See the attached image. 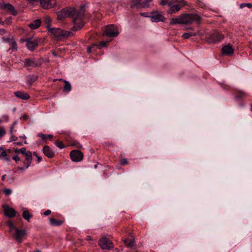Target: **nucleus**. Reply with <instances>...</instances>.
<instances>
[{
  "instance_id": "obj_1",
  "label": "nucleus",
  "mask_w": 252,
  "mask_h": 252,
  "mask_svg": "<svg viewBox=\"0 0 252 252\" xmlns=\"http://www.w3.org/2000/svg\"><path fill=\"white\" fill-rule=\"evenodd\" d=\"M85 11V6L82 5L81 6L80 10L78 12L77 11L76 17L73 19L74 26L71 28L72 31H78L84 26V22L83 21V18L84 16Z\"/></svg>"
},
{
  "instance_id": "obj_2",
  "label": "nucleus",
  "mask_w": 252,
  "mask_h": 252,
  "mask_svg": "<svg viewBox=\"0 0 252 252\" xmlns=\"http://www.w3.org/2000/svg\"><path fill=\"white\" fill-rule=\"evenodd\" d=\"M48 32L58 39L62 37H69L74 35L71 32L63 31L60 28H49Z\"/></svg>"
},
{
  "instance_id": "obj_3",
  "label": "nucleus",
  "mask_w": 252,
  "mask_h": 252,
  "mask_svg": "<svg viewBox=\"0 0 252 252\" xmlns=\"http://www.w3.org/2000/svg\"><path fill=\"white\" fill-rule=\"evenodd\" d=\"M43 63L42 58L35 59L34 58H26L24 61V66L30 69V67L34 68L40 66Z\"/></svg>"
},
{
  "instance_id": "obj_4",
  "label": "nucleus",
  "mask_w": 252,
  "mask_h": 252,
  "mask_svg": "<svg viewBox=\"0 0 252 252\" xmlns=\"http://www.w3.org/2000/svg\"><path fill=\"white\" fill-rule=\"evenodd\" d=\"M186 5H187V2L185 0L173 1L169 9L167 12L169 14H174Z\"/></svg>"
},
{
  "instance_id": "obj_5",
  "label": "nucleus",
  "mask_w": 252,
  "mask_h": 252,
  "mask_svg": "<svg viewBox=\"0 0 252 252\" xmlns=\"http://www.w3.org/2000/svg\"><path fill=\"white\" fill-rule=\"evenodd\" d=\"M77 11L74 8L67 7L63 8L58 14V17L59 19H64L66 17H73L76 16Z\"/></svg>"
},
{
  "instance_id": "obj_6",
  "label": "nucleus",
  "mask_w": 252,
  "mask_h": 252,
  "mask_svg": "<svg viewBox=\"0 0 252 252\" xmlns=\"http://www.w3.org/2000/svg\"><path fill=\"white\" fill-rule=\"evenodd\" d=\"M224 38V35L218 31H214L206 37V41L209 44L216 43L221 41Z\"/></svg>"
},
{
  "instance_id": "obj_7",
  "label": "nucleus",
  "mask_w": 252,
  "mask_h": 252,
  "mask_svg": "<svg viewBox=\"0 0 252 252\" xmlns=\"http://www.w3.org/2000/svg\"><path fill=\"white\" fill-rule=\"evenodd\" d=\"M182 16L184 25L191 24L194 22L198 23L201 20V17L195 14L185 13L182 14Z\"/></svg>"
},
{
  "instance_id": "obj_8",
  "label": "nucleus",
  "mask_w": 252,
  "mask_h": 252,
  "mask_svg": "<svg viewBox=\"0 0 252 252\" xmlns=\"http://www.w3.org/2000/svg\"><path fill=\"white\" fill-rule=\"evenodd\" d=\"M12 233L13 238L19 243H21L27 235L26 230L19 229L18 228Z\"/></svg>"
},
{
  "instance_id": "obj_9",
  "label": "nucleus",
  "mask_w": 252,
  "mask_h": 252,
  "mask_svg": "<svg viewBox=\"0 0 252 252\" xmlns=\"http://www.w3.org/2000/svg\"><path fill=\"white\" fill-rule=\"evenodd\" d=\"M104 34L111 37L117 36L119 34L117 27L114 25L106 26L104 32Z\"/></svg>"
},
{
  "instance_id": "obj_10",
  "label": "nucleus",
  "mask_w": 252,
  "mask_h": 252,
  "mask_svg": "<svg viewBox=\"0 0 252 252\" xmlns=\"http://www.w3.org/2000/svg\"><path fill=\"white\" fill-rule=\"evenodd\" d=\"M98 245L103 250H109L113 248V244L112 241L105 237L99 240Z\"/></svg>"
},
{
  "instance_id": "obj_11",
  "label": "nucleus",
  "mask_w": 252,
  "mask_h": 252,
  "mask_svg": "<svg viewBox=\"0 0 252 252\" xmlns=\"http://www.w3.org/2000/svg\"><path fill=\"white\" fill-rule=\"evenodd\" d=\"M26 42V46L29 50L33 51L38 46V41L33 38H27L24 40Z\"/></svg>"
},
{
  "instance_id": "obj_12",
  "label": "nucleus",
  "mask_w": 252,
  "mask_h": 252,
  "mask_svg": "<svg viewBox=\"0 0 252 252\" xmlns=\"http://www.w3.org/2000/svg\"><path fill=\"white\" fill-rule=\"evenodd\" d=\"M70 157L72 161L79 162L83 159V154L79 150H74L70 152Z\"/></svg>"
},
{
  "instance_id": "obj_13",
  "label": "nucleus",
  "mask_w": 252,
  "mask_h": 252,
  "mask_svg": "<svg viewBox=\"0 0 252 252\" xmlns=\"http://www.w3.org/2000/svg\"><path fill=\"white\" fill-rule=\"evenodd\" d=\"M2 207L5 216L9 218H13L15 216L16 212L14 209L10 207L7 204L2 205Z\"/></svg>"
},
{
  "instance_id": "obj_14",
  "label": "nucleus",
  "mask_w": 252,
  "mask_h": 252,
  "mask_svg": "<svg viewBox=\"0 0 252 252\" xmlns=\"http://www.w3.org/2000/svg\"><path fill=\"white\" fill-rule=\"evenodd\" d=\"M151 20L154 22H158L159 21L164 22L165 18L158 11H154L151 13V15L150 16Z\"/></svg>"
},
{
  "instance_id": "obj_15",
  "label": "nucleus",
  "mask_w": 252,
  "mask_h": 252,
  "mask_svg": "<svg viewBox=\"0 0 252 252\" xmlns=\"http://www.w3.org/2000/svg\"><path fill=\"white\" fill-rule=\"evenodd\" d=\"M41 6L44 9L52 8L56 4V0H39Z\"/></svg>"
},
{
  "instance_id": "obj_16",
  "label": "nucleus",
  "mask_w": 252,
  "mask_h": 252,
  "mask_svg": "<svg viewBox=\"0 0 252 252\" xmlns=\"http://www.w3.org/2000/svg\"><path fill=\"white\" fill-rule=\"evenodd\" d=\"M25 157V160L23 161V164L26 165V168H28L32 162V157L31 152L27 151V152L25 153L24 155Z\"/></svg>"
},
{
  "instance_id": "obj_17",
  "label": "nucleus",
  "mask_w": 252,
  "mask_h": 252,
  "mask_svg": "<svg viewBox=\"0 0 252 252\" xmlns=\"http://www.w3.org/2000/svg\"><path fill=\"white\" fill-rule=\"evenodd\" d=\"M42 151L44 154L48 158H53L55 156V153L53 150L47 145H45L43 147Z\"/></svg>"
},
{
  "instance_id": "obj_18",
  "label": "nucleus",
  "mask_w": 252,
  "mask_h": 252,
  "mask_svg": "<svg viewBox=\"0 0 252 252\" xmlns=\"http://www.w3.org/2000/svg\"><path fill=\"white\" fill-rule=\"evenodd\" d=\"M1 7L9 11L12 15L15 16L17 14V12L15 10L14 7L10 3H3Z\"/></svg>"
},
{
  "instance_id": "obj_19",
  "label": "nucleus",
  "mask_w": 252,
  "mask_h": 252,
  "mask_svg": "<svg viewBox=\"0 0 252 252\" xmlns=\"http://www.w3.org/2000/svg\"><path fill=\"white\" fill-rule=\"evenodd\" d=\"M221 51L224 55H231L234 53V49L230 44H228L222 48Z\"/></svg>"
},
{
  "instance_id": "obj_20",
  "label": "nucleus",
  "mask_w": 252,
  "mask_h": 252,
  "mask_svg": "<svg viewBox=\"0 0 252 252\" xmlns=\"http://www.w3.org/2000/svg\"><path fill=\"white\" fill-rule=\"evenodd\" d=\"M176 24L184 25L182 14H181L180 15L175 18H173L171 19L170 21L169 22V25H173Z\"/></svg>"
},
{
  "instance_id": "obj_21",
  "label": "nucleus",
  "mask_w": 252,
  "mask_h": 252,
  "mask_svg": "<svg viewBox=\"0 0 252 252\" xmlns=\"http://www.w3.org/2000/svg\"><path fill=\"white\" fill-rule=\"evenodd\" d=\"M14 94L17 97L22 100H28L30 98V96L27 93L21 91L15 92Z\"/></svg>"
},
{
  "instance_id": "obj_22",
  "label": "nucleus",
  "mask_w": 252,
  "mask_h": 252,
  "mask_svg": "<svg viewBox=\"0 0 252 252\" xmlns=\"http://www.w3.org/2000/svg\"><path fill=\"white\" fill-rule=\"evenodd\" d=\"M37 75H29L26 77V82L29 87H31L32 84L38 79Z\"/></svg>"
},
{
  "instance_id": "obj_23",
  "label": "nucleus",
  "mask_w": 252,
  "mask_h": 252,
  "mask_svg": "<svg viewBox=\"0 0 252 252\" xmlns=\"http://www.w3.org/2000/svg\"><path fill=\"white\" fill-rule=\"evenodd\" d=\"M143 0H131L130 7L131 8H142L143 6Z\"/></svg>"
},
{
  "instance_id": "obj_24",
  "label": "nucleus",
  "mask_w": 252,
  "mask_h": 252,
  "mask_svg": "<svg viewBox=\"0 0 252 252\" xmlns=\"http://www.w3.org/2000/svg\"><path fill=\"white\" fill-rule=\"evenodd\" d=\"M41 23V22L40 19H36L28 24V25L31 29L35 30L40 27Z\"/></svg>"
},
{
  "instance_id": "obj_25",
  "label": "nucleus",
  "mask_w": 252,
  "mask_h": 252,
  "mask_svg": "<svg viewBox=\"0 0 252 252\" xmlns=\"http://www.w3.org/2000/svg\"><path fill=\"white\" fill-rule=\"evenodd\" d=\"M50 223L53 226H60L61 225L63 221L60 220H57L54 218H50L49 219Z\"/></svg>"
},
{
  "instance_id": "obj_26",
  "label": "nucleus",
  "mask_w": 252,
  "mask_h": 252,
  "mask_svg": "<svg viewBox=\"0 0 252 252\" xmlns=\"http://www.w3.org/2000/svg\"><path fill=\"white\" fill-rule=\"evenodd\" d=\"M60 81H63L64 83L63 87V91L65 93H69L71 90V84L68 81L63 79H60Z\"/></svg>"
},
{
  "instance_id": "obj_27",
  "label": "nucleus",
  "mask_w": 252,
  "mask_h": 252,
  "mask_svg": "<svg viewBox=\"0 0 252 252\" xmlns=\"http://www.w3.org/2000/svg\"><path fill=\"white\" fill-rule=\"evenodd\" d=\"M124 242L126 246L131 248L134 246L135 241L133 239H125L124 240Z\"/></svg>"
},
{
  "instance_id": "obj_28",
  "label": "nucleus",
  "mask_w": 252,
  "mask_h": 252,
  "mask_svg": "<svg viewBox=\"0 0 252 252\" xmlns=\"http://www.w3.org/2000/svg\"><path fill=\"white\" fill-rule=\"evenodd\" d=\"M22 217L25 220L29 221L30 219L32 217V215L30 214L29 211L26 210L23 212Z\"/></svg>"
},
{
  "instance_id": "obj_29",
  "label": "nucleus",
  "mask_w": 252,
  "mask_h": 252,
  "mask_svg": "<svg viewBox=\"0 0 252 252\" xmlns=\"http://www.w3.org/2000/svg\"><path fill=\"white\" fill-rule=\"evenodd\" d=\"M37 136L42 139L43 140H46L47 138H49L50 140L52 141V138L53 137V135L52 134H44L41 133H38Z\"/></svg>"
},
{
  "instance_id": "obj_30",
  "label": "nucleus",
  "mask_w": 252,
  "mask_h": 252,
  "mask_svg": "<svg viewBox=\"0 0 252 252\" xmlns=\"http://www.w3.org/2000/svg\"><path fill=\"white\" fill-rule=\"evenodd\" d=\"M197 35V34L196 32H188L184 33L182 35V37L184 39H188L191 36H195Z\"/></svg>"
},
{
  "instance_id": "obj_31",
  "label": "nucleus",
  "mask_w": 252,
  "mask_h": 252,
  "mask_svg": "<svg viewBox=\"0 0 252 252\" xmlns=\"http://www.w3.org/2000/svg\"><path fill=\"white\" fill-rule=\"evenodd\" d=\"M44 23L47 25V28L48 29V31L49 30V28H51L50 27V24L51 22V18L49 16H46L44 17L43 20Z\"/></svg>"
},
{
  "instance_id": "obj_32",
  "label": "nucleus",
  "mask_w": 252,
  "mask_h": 252,
  "mask_svg": "<svg viewBox=\"0 0 252 252\" xmlns=\"http://www.w3.org/2000/svg\"><path fill=\"white\" fill-rule=\"evenodd\" d=\"M109 43V42L108 41H106V42L101 41L98 44H92V46H97L98 48L101 49L102 47H107Z\"/></svg>"
},
{
  "instance_id": "obj_33",
  "label": "nucleus",
  "mask_w": 252,
  "mask_h": 252,
  "mask_svg": "<svg viewBox=\"0 0 252 252\" xmlns=\"http://www.w3.org/2000/svg\"><path fill=\"white\" fill-rule=\"evenodd\" d=\"M246 96V94L242 91H238L235 94L236 99L242 98Z\"/></svg>"
},
{
  "instance_id": "obj_34",
  "label": "nucleus",
  "mask_w": 252,
  "mask_h": 252,
  "mask_svg": "<svg viewBox=\"0 0 252 252\" xmlns=\"http://www.w3.org/2000/svg\"><path fill=\"white\" fill-rule=\"evenodd\" d=\"M7 225L9 227L10 231L11 233H13L14 230L17 228L14 225L13 222L11 221H9L7 222Z\"/></svg>"
},
{
  "instance_id": "obj_35",
  "label": "nucleus",
  "mask_w": 252,
  "mask_h": 252,
  "mask_svg": "<svg viewBox=\"0 0 252 252\" xmlns=\"http://www.w3.org/2000/svg\"><path fill=\"white\" fill-rule=\"evenodd\" d=\"M9 44L10 46L9 49H12L13 50H16V43L14 39L10 41Z\"/></svg>"
},
{
  "instance_id": "obj_36",
  "label": "nucleus",
  "mask_w": 252,
  "mask_h": 252,
  "mask_svg": "<svg viewBox=\"0 0 252 252\" xmlns=\"http://www.w3.org/2000/svg\"><path fill=\"white\" fill-rule=\"evenodd\" d=\"M55 144L56 145V146H57L58 147H59L60 149H63V148H64V147H65L62 141H60V140H57L55 142Z\"/></svg>"
},
{
  "instance_id": "obj_37",
  "label": "nucleus",
  "mask_w": 252,
  "mask_h": 252,
  "mask_svg": "<svg viewBox=\"0 0 252 252\" xmlns=\"http://www.w3.org/2000/svg\"><path fill=\"white\" fill-rule=\"evenodd\" d=\"M173 1L170 0H161L160 3L162 5L167 4L169 6H170Z\"/></svg>"
},
{
  "instance_id": "obj_38",
  "label": "nucleus",
  "mask_w": 252,
  "mask_h": 252,
  "mask_svg": "<svg viewBox=\"0 0 252 252\" xmlns=\"http://www.w3.org/2000/svg\"><path fill=\"white\" fill-rule=\"evenodd\" d=\"M153 0H144L142 1L143 2V6L144 8H147L149 7V3L152 1Z\"/></svg>"
},
{
  "instance_id": "obj_39",
  "label": "nucleus",
  "mask_w": 252,
  "mask_h": 252,
  "mask_svg": "<svg viewBox=\"0 0 252 252\" xmlns=\"http://www.w3.org/2000/svg\"><path fill=\"white\" fill-rule=\"evenodd\" d=\"M6 131L3 127L0 126V139L4 136Z\"/></svg>"
},
{
  "instance_id": "obj_40",
  "label": "nucleus",
  "mask_w": 252,
  "mask_h": 252,
  "mask_svg": "<svg viewBox=\"0 0 252 252\" xmlns=\"http://www.w3.org/2000/svg\"><path fill=\"white\" fill-rule=\"evenodd\" d=\"M0 151H1V153L0 154V158L2 157L4 158L5 156H6V152L5 150H3L2 147H0Z\"/></svg>"
},
{
  "instance_id": "obj_41",
  "label": "nucleus",
  "mask_w": 252,
  "mask_h": 252,
  "mask_svg": "<svg viewBox=\"0 0 252 252\" xmlns=\"http://www.w3.org/2000/svg\"><path fill=\"white\" fill-rule=\"evenodd\" d=\"M120 164L121 165H124L128 164V162L126 158H122L120 160Z\"/></svg>"
},
{
  "instance_id": "obj_42",
  "label": "nucleus",
  "mask_w": 252,
  "mask_h": 252,
  "mask_svg": "<svg viewBox=\"0 0 252 252\" xmlns=\"http://www.w3.org/2000/svg\"><path fill=\"white\" fill-rule=\"evenodd\" d=\"M12 158L17 163L20 160V157L17 155H14L12 157Z\"/></svg>"
},
{
  "instance_id": "obj_43",
  "label": "nucleus",
  "mask_w": 252,
  "mask_h": 252,
  "mask_svg": "<svg viewBox=\"0 0 252 252\" xmlns=\"http://www.w3.org/2000/svg\"><path fill=\"white\" fill-rule=\"evenodd\" d=\"M3 192L5 194V195H9L11 193L12 191L10 189H7L3 190Z\"/></svg>"
},
{
  "instance_id": "obj_44",
  "label": "nucleus",
  "mask_w": 252,
  "mask_h": 252,
  "mask_svg": "<svg viewBox=\"0 0 252 252\" xmlns=\"http://www.w3.org/2000/svg\"><path fill=\"white\" fill-rule=\"evenodd\" d=\"M17 124V121H15L12 125L10 127V133L11 134L13 132V129L14 128L15 126Z\"/></svg>"
},
{
  "instance_id": "obj_45",
  "label": "nucleus",
  "mask_w": 252,
  "mask_h": 252,
  "mask_svg": "<svg viewBox=\"0 0 252 252\" xmlns=\"http://www.w3.org/2000/svg\"><path fill=\"white\" fill-rule=\"evenodd\" d=\"M19 151H20V153H21L24 156L25 155V153H26V152H27V151H26V148H24V147L20 149H19Z\"/></svg>"
},
{
  "instance_id": "obj_46",
  "label": "nucleus",
  "mask_w": 252,
  "mask_h": 252,
  "mask_svg": "<svg viewBox=\"0 0 252 252\" xmlns=\"http://www.w3.org/2000/svg\"><path fill=\"white\" fill-rule=\"evenodd\" d=\"M3 40L5 42L9 43V42L13 40V39L10 37H3Z\"/></svg>"
},
{
  "instance_id": "obj_47",
  "label": "nucleus",
  "mask_w": 252,
  "mask_h": 252,
  "mask_svg": "<svg viewBox=\"0 0 252 252\" xmlns=\"http://www.w3.org/2000/svg\"><path fill=\"white\" fill-rule=\"evenodd\" d=\"M11 155H7L3 158V159L6 161H9L10 160Z\"/></svg>"
},
{
  "instance_id": "obj_48",
  "label": "nucleus",
  "mask_w": 252,
  "mask_h": 252,
  "mask_svg": "<svg viewBox=\"0 0 252 252\" xmlns=\"http://www.w3.org/2000/svg\"><path fill=\"white\" fill-rule=\"evenodd\" d=\"M2 121L8 122V121L9 120L8 116L6 115L2 116Z\"/></svg>"
},
{
  "instance_id": "obj_49",
  "label": "nucleus",
  "mask_w": 252,
  "mask_h": 252,
  "mask_svg": "<svg viewBox=\"0 0 252 252\" xmlns=\"http://www.w3.org/2000/svg\"><path fill=\"white\" fill-rule=\"evenodd\" d=\"M7 155H11L13 153V150L12 149H7L5 150Z\"/></svg>"
},
{
  "instance_id": "obj_50",
  "label": "nucleus",
  "mask_w": 252,
  "mask_h": 252,
  "mask_svg": "<svg viewBox=\"0 0 252 252\" xmlns=\"http://www.w3.org/2000/svg\"><path fill=\"white\" fill-rule=\"evenodd\" d=\"M73 145L75 146L78 148H79L81 147L80 144L77 141L73 142Z\"/></svg>"
},
{
  "instance_id": "obj_51",
  "label": "nucleus",
  "mask_w": 252,
  "mask_h": 252,
  "mask_svg": "<svg viewBox=\"0 0 252 252\" xmlns=\"http://www.w3.org/2000/svg\"><path fill=\"white\" fill-rule=\"evenodd\" d=\"M51 213V211L50 210H47L46 211H45L43 213V214L45 216H48Z\"/></svg>"
},
{
  "instance_id": "obj_52",
  "label": "nucleus",
  "mask_w": 252,
  "mask_h": 252,
  "mask_svg": "<svg viewBox=\"0 0 252 252\" xmlns=\"http://www.w3.org/2000/svg\"><path fill=\"white\" fill-rule=\"evenodd\" d=\"M17 139V137L16 136L12 135L11 136L10 141H16Z\"/></svg>"
},
{
  "instance_id": "obj_53",
  "label": "nucleus",
  "mask_w": 252,
  "mask_h": 252,
  "mask_svg": "<svg viewBox=\"0 0 252 252\" xmlns=\"http://www.w3.org/2000/svg\"><path fill=\"white\" fill-rule=\"evenodd\" d=\"M17 169L18 170H20L22 171H24L26 168V166L25 167H24V166L23 167L18 166L17 167Z\"/></svg>"
},
{
  "instance_id": "obj_54",
  "label": "nucleus",
  "mask_w": 252,
  "mask_h": 252,
  "mask_svg": "<svg viewBox=\"0 0 252 252\" xmlns=\"http://www.w3.org/2000/svg\"><path fill=\"white\" fill-rule=\"evenodd\" d=\"M29 3L33 4L35 1H39V0H27Z\"/></svg>"
},
{
  "instance_id": "obj_55",
  "label": "nucleus",
  "mask_w": 252,
  "mask_h": 252,
  "mask_svg": "<svg viewBox=\"0 0 252 252\" xmlns=\"http://www.w3.org/2000/svg\"><path fill=\"white\" fill-rule=\"evenodd\" d=\"M28 119V116L26 114H24L23 116V119L25 121L27 120V119Z\"/></svg>"
},
{
  "instance_id": "obj_56",
  "label": "nucleus",
  "mask_w": 252,
  "mask_h": 252,
  "mask_svg": "<svg viewBox=\"0 0 252 252\" xmlns=\"http://www.w3.org/2000/svg\"><path fill=\"white\" fill-rule=\"evenodd\" d=\"M86 240L87 241H91V240H92V237H91V236L88 235V236H87L86 237Z\"/></svg>"
},
{
  "instance_id": "obj_57",
  "label": "nucleus",
  "mask_w": 252,
  "mask_h": 252,
  "mask_svg": "<svg viewBox=\"0 0 252 252\" xmlns=\"http://www.w3.org/2000/svg\"><path fill=\"white\" fill-rule=\"evenodd\" d=\"M246 6L248 8H250L252 7V4L250 3H247L246 4Z\"/></svg>"
},
{
  "instance_id": "obj_58",
  "label": "nucleus",
  "mask_w": 252,
  "mask_h": 252,
  "mask_svg": "<svg viewBox=\"0 0 252 252\" xmlns=\"http://www.w3.org/2000/svg\"><path fill=\"white\" fill-rule=\"evenodd\" d=\"M92 47L93 46L92 45L91 46L88 47L87 51L88 53H90L91 52V49Z\"/></svg>"
},
{
  "instance_id": "obj_59",
  "label": "nucleus",
  "mask_w": 252,
  "mask_h": 252,
  "mask_svg": "<svg viewBox=\"0 0 252 252\" xmlns=\"http://www.w3.org/2000/svg\"><path fill=\"white\" fill-rule=\"evenodd\" d=\"M37 162H40L42 160V157H41L38 156L37 157Z\"/></svg>"
},
{
  "instance_id": "obj_60",
  "label": "nucleus",
  "mask_w": 252,
  "mask_h": 252,
  "mask_svg": "<svg viewBox=\"0 0 252 252\" xmlns=\"http://www.w3.org/2000/svg\"><path fill=\"white\" fill-rule=\"evenodd\" d=\"M14 152L15 153H20V151H19V149H16L14 150Z\"/></svg>"
},
{
  "instance_id": "obj_61",
  "label": "nucleus",
  "mask_w": 252,
  "mask_h": 252,
  "mask_svg": "<svg viewBox=\"0 0 252 252\" xmlns=\"http://www.w3.org/2000/svg\"><path fill=\"white\" fill-rule=\"evenodd\" d=\"M246 3H242V4L240 5V7H241V8H243V7H244V6H246Z\"/></svg>"
},
{
  "instance_id": "obj_62",
  "label": "nucleus",
  "mask_w": 252,
  "mask_h": 252,
  "mask_svg": "<svg viewBox=\"0 0 252 252\" xmlns=\"http://www.w3.org/2000/svg\"><path fill=\"white\" fill-rule=\"evenodd\" d=\"M14 144H16L17 145H22V142H17V143H14Z\"/></svg>"
},
{
  "instance_id": "obj_63",
  "label": "nucleus",
  "mask_w": 252,
  "mask_h": 252,
  "mask_svg": "<svg viewBox=\"0 0 252 252\" xmlns=\"http://www.w3.org/2000/svg\"><path fill=\"white\" fill-rule=\"evenodd\" d=\"M5 177H6V175H3V176L1 177V180H2V181H4L5 178Z\"/></svg>"
},
{
  "instance_id": "obj_64",
  "label": "nucleus",
  "mask_w": 252,
  "mask_h": 252,
  "mask_svg": "<svg viewBox=\"0 0 252 252\" xmlns=\"http://www.w3.org/2000/svg\"><path fill=\"white\" fill-rule=\"evenodd\" d=\"M33 155L37 157L38 156L37 153L36 152H34L33 153Z\"/></svg>"
}]
</instances>
